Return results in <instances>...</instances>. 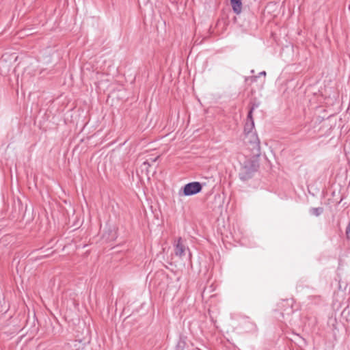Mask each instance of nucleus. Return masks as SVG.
<instances>
[{
	"label": "nucleus",
	"mask_w": 350,
	"mask_h": 350,
	"mask_svg": "<svg viewBox=\"0 0 350 350\" xmlns=\"http://www.w3.org/2000/svg\"><path fill=\"white\" fill-rule=\"evenodd\" d=\"M247 146L248 149H250V148H254V144H247Z\"/></svg>",
	"instance_id": "11"
},
{
	"label": "nucleus",
	"mask_w": 350,
	"mask_h": 350,
	"mask_svg": "<svg viewBox=\"0 0 350 350\" xmlns=\"http://www.w3.org/2000/svg\"><path fill=\"white\" fill-rule=\"evenodd\" d=\"M202 189V184L199 182H191L186 184L183 188V195L186 196L200 193Z\"/></svg>",
	"instance_id": "2"
},
{
	"label": "nucleus",
	"mask_w": 350,
	"mask_h": 350,
	"mask_svg": "<svg viewBox=\"0 0 350 350\" xmlns=\"http://www.w3.org/2000/svg\"><path fill=\"white\" fill-rule=\"evenodd\" d=\"M260 75H266V72L265 71H262L260 73Z\"/></svg>",
	"instance_id": "15"
},
{
	"label": "nucleus",
	"mask_w": 350,
	"mask_h": 350,
	"mask_svg": "<svg viewBox=\"0 0 350 350\" xmlns=\"http://www.w3.org/2000/svg\"><path fill=\"white\" fill-rule=\"evenodd\" d=\"M257 107L258 106L256 105H254L251 107L250 110L249 111L248 115H247V122H252V121H254L253 118H252V113H253V111L254 110V109Z\"/></svg>",
	"instance_id": "9"
},
{
	"label": "nucleus",
	"mask_w": 350,
	"mask_h": 350,
	"mask_svg": "<svg viewBox=\"0 0 350 350\" xmlns=\"http://www.w3.org/2000/svg\"><path fill=\"white\" fill-rule=\"evenodd\" d=\"M206 291H208V292H211L210 291L208 290V288L206 287L204 288L202 293V295L204 296V295L206 293Z\"/></svg>",
	"instance_id": "12"
},
{
	"label": "nucleus",
	"mask_w": 350,
	"mask_h": 350,
	"mask_svg": "<svg viewBox=\"0 0 350 350\" xmlns=\"http://www.w3.org/2000/svg\"><path fill=\"white\" fill-rule=\"evenodd\" d=\"M254 127V121H252V122H247L245 125L244 131H245V133L247 134L248 133V131L252 132V130L253 129Z\"/></svg>",
	"instance_id": "8"
},
{
	"label": "nucleus",
	"mask_w": 350,
	"mask_h": 350,
	"mask_svg": "<svg viewBox=\"0 0 350 350\" xmlns=\"http://www.w3.org/2000/svg\"><path fill=\"white\" fill-rule=\"evenodd\" d=\"M150 167V165L149 163V162L148 161H144L142 165L140 166V173L141 174H148L150 173H151V170L149 169Z\"/></svg>",
	"instance_id": "6"
},
{
	"label": "nucleus",
	"mask_w": 350,
	"mask_h": 350,
	"mask_svg": "<svg viewBox=\"0 0 350 350\" xmlns=\"http://www.w3.org/2000/svg\"><path fill=\"white\" fill-rule=\"evenodd\" d=\"M248 177H249V176H241V179L243 181H245V180H247V178H248Z\"/></svg>",
	"instance_id": "13"
},
{
	"label": "nucleus",
	"mask_w": 350,
	"mask_h": 350,
	"mask_svg": "<svg viewBox=\"0 0 350 350\" xmlns=\"http://www.w3.org/2000/svg\"><path fill=\"white\" fill-rule=\"evenodd\" d=\"M175 254L179 257H182L185 254V246L182 242V239L180 237L176 244L175 245Z\"/></svg>",
	"instance_id": "4"
},
{
	"label": "nucleus",
	"mask_w": 350,
	"mask_h": 350,
	"mask_svg": "<svg viewBox=\"0 0 350 350\" xmlns=\"http://www.w3.org/2000/svg\"><path fill=\"white\" fill-rule=\"evenodd\" d=\"M230 3L233 11L239 14L242 11V3L241 0H230Z\"/></svg>",
	"instance_id": "5"
},
{
	"label": "nucleus",
	"mask_w": 350,
	"mask_h": 350,
	"mask_svg": "<svg viewBox=\"0 0 350 350\" xmlns=\"http://www.w3.org/2000/svg\"><path fill=\"white\" fill-rule=\"evenodd\" d=\"M256 78H257V77H256V76H252V77L247 78L246 81L250 80L252 83H253L256 81Z\"/></svg>",
	"instance_id": "10"
},
{
	"label": "nucleus",
	"mask_w": 350,
	"mask_h": 350,
	"mask_svg": "<svg viewBox=\"0 0 350 350\" xmlns=\"http://www.w3.org/2000/svg\"><path fill=\"white\" fill-rule=\"evenodd\" d=\"M294 304V300L293 299H284L280 301L278 304V306L279 310L282 311V314L286 313L287 314H290L293 313V306Z\"/></svg>",
	"instance_id": "3"
},
{
	"label": "nucleus",
	"mask_w": 350,
	"mask_h": 350,
	"mask_svg": "<svg viewBox=\"0 0 350 350\" xmlns=\"http://www.w3.org/2000/svg\"><path fill=\"white\" fill-rule=\"evenodd\" d=\"M323 212V207H317V208H312L310 210V213L314 215V216H319L321 214H322Z\"/></svg>",
	"instance_id": "7"
},
{
	"label": "nucleus",
	"mask_w": 350,
	"mask_h": 350,
	"mask_svg": "<svg viewBox=\"0 0 350 350\" xmlns=\"http://www.w3.org/2000/svg\"><path fill=\"white\" fill-rule=\"evenodd\" d=\"M33 178V182L35 183V185H36V181H37V177L36 176H32Z\"/></svg>",
	"instance_id": "14"
},
{
	"label": "nucleus",
	"mask_w": 350,
	"mask_h": 350,
	"mask_svg": "<svg viewBox=\"0 0 350 350\" xmlns=\"http://www.w3.org/2000/svg\"><path fill=\"white\" fill-rule=\"evenodd\" d=\"M245 143L254 144V148H250L252 155L254 157H258L260 155V140L256 133L248 131L245 136Z\"/></svg>",
	"instance_id": "1"
}]
</instances>
